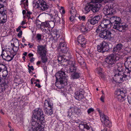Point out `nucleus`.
<instances>
[{"instance_id":"obj_1","label":"nucleus","mask_w":131,"mask_h":131,"mask_svg":"<svg viewBox=\"0 0 131 131\" xmlns=\"http://www.w3.org/2000/svg\"><path fill=\"white\" fill-rule=\"evenodd\" d=\"M107 16L109 18L111 25L113 26V28L120 32L124 31L127 29L128 25L125 24H120L121 22V18L116 16Z\"/></svg>"},{"instance_id":"obj_2","label":"nucleus","mask_w":131,"mask_h":131,"mask_svg":"<svg viewBox=\"0 0 131 131\" xmlns=\"http://www.w3.org/2000/svg\"><path fill=\"white\" fill-rule=\"evenodd\" d=\"M56 80L55 85L59 89L64 88L65 85L67 84V77L66 75L65 72L63 69L56 73L55 75Z\"/></svg>"},{"instance_id":"obj_3","label":"nucleus","mask_w":131,"mask_h":131,"mask_svg":"<svg viewBox=\"0 0 131 131\" xmlns=\"http://www.w3.org/2000/svg\"><path fill=\"white\" fill-rule=\"evenodd\" d=\"M31 124L32 127L34 128L36 131H43L46 125V121L44 119H37L36 121L32 118Z\"/></svg>"},{"instance_id":"obj_4","label":"nucleus","mask_w":131,"mask_h":131,"mask_svg":"<svg viewBox=\"0 0 131 131\" xmlns=\"http://www.w3.org/2000/svg\"><path fill=\"white\" fill-rule=\"evenodd\" d=\"M119 58L112 54L108 56L105 60V62L107 64V67L110 68L113 66L117 60H119Z\"/></svg>"},{"instance_id":"obj_5","label":"nucleus","mask_w":131,"mask_h":131,"mask_svg":"<svg viewBox=\"0 0 131 131\" xmlns=\"http://www.w3.org/2000/svg\"><path fill=\"white\" fill-rule=\"evenodd\" d=\"M109 18L107 16H106V18L103 19L101 24L96 30V32L102 31L111 25Z\"/></svg>"},{"instance_id":"obj_6","label":"nucleus","mask_w":131,"mask_h":131,"mask_svg":"<svg viewBox=\"0 0 131 131\" xmlns=\"http://www.w3.org/2000/svg\"><path fill=\"white\" fill-rule=\"evenodd\" d=\"M126 91L123 88L118 89L115 92V96L117 101L121 102L124 100V98L126 96Z\"/></svg>"},{"instance_id":"obj_7","label":"nucleus","mask_w":131,"mask_h":131,"mask_svg":"<svg viewBox=\"0 0 131 131\" xmlns=\"http://www.w3.org/2000/svg\"><path fill=\"white\" fill-rule=\"evenodd\" d=\"M100 33L99 36L100 37L104 39H108L109 40L113 39L115 35L110 31L108 30L103 31Z\"/></svg>"},{"instance_id":"obj_8","label":"nucleus","mask_w":131,"mask_h":131,"mask_svg":"<svg viewBox=\"0 0 131 131\" xmlns=\"http://www.w3.org/2000/svg\"><path fill=\"white\" fill-rule=\"evenodd\" d=\"M97 50L100 52L104 53L106 51H108L110 48L107 42L103 41L102 43L97 46Z\"/></svg>"},{"instance_id":"obj_9","label":"nucleus","mask_w":131,"mask_h":131,"mask_svg":"<svg viewBox=\"0 0 131 131\" xmlns=\"http://www.w3.org/2000/svg\"><path fill=\"white\" fill-rule=\"evenodd\" d=\"M32 118L37 119L45 120V115L42 109L38 108L34 111Z\"/></svg>"},{"instance_id":"obj_10","label":"nucleus","mask_w":131,"mask_h":131,"mask_svg":"<svg viewBox=\"0 0 131 131\" xmlns=\"http://www.w3.org/2000/svg\"><path fill=\"white\" fill-rule=\"evenodd\" d=\"M101 120L102 122L104 123L105 126L108 127L112 126V123L109 120V118L104 114H100Z\"/></svg>"},{"instance_id":"obj_11","label":"nucleus","mask_w":131,"mask_h":131,"mask_svg":"<svg viewBox=\"0 0 131 131\" xmlns=\"http://www.w3.org/2000/svg\"><path fill=\"white\" fill-rule=\"evenodd\" d=\"M113 79L116 82H118L121 81H126L128 79L124 78L123 75L121 74V72L116 71V73H114V75Z\"/></svg>"},{"instance_id":"obj_12","label":"nucleus","mask_w":131,"mask_h":131,"mask_svg":"<svg viewBox=\"0 0 131 131\" xmlns=\"http://www.w3.org/2000/svg\"><path fill=\"white\" fill-rule=\"evenodd\" d=\"M38 4L39 9L42 11L47 10L49 7V6L44 0H38Z\"/></svg>"},{"instance_id":"obj_13","label":"nucleus","mask_w":131,"mask_h":131,"mask_svg":"<svg viewBox=\"0 0 131 131\" xmlns=\"http://www.w3.org/2000/svg\"><path fill=\"white\" fill-rule=\"evenodd\" d=\"M113 10L110 6L106 5L103 8V12L104 14L108 16L109 15L112 16L113 14Z\"/></svg>"},{"instance_id":"obj_14","label":"nucleus","mask_w":131,"mask_h":131,"mask_svg":"<svg viewBox=\"0 0 131 131\" xmlns=\"http://www.w3.org/2000/svg\"><path fill=\"white\" fill-rule=\"evenodd\" d=\"M78 45L83 47H85V44L86 42L84 37L82 35H80L78 38Z\"/></svg>"},{"instance_id":"obj_15","label":"nucleus","mask_w":131,"mask_h":131,"mask_svg":"<svg viewBox=\"0 0 131 131\" xmlns=\"http://www.w3.org/2000/svg\"><path fill=\"white\" fill-rule=\"evenodd\" d=\"M91 27L90 24H89V22H87L85 26H84L82 24L81 25L80 30L81 32L85 34L90 30Z\"/></svg>"},{"instance_id":"obj_16","label":"nucleus","mask_w":131,"mask_h":131,"mask_svg":"<svg viewBox=\"0 0 131 131\" xmlns=\"http://www.w3.org/2000/svg\"><path fill=\"white\" fill-rule=\"evenodd\" d=\"M83 93L82 90L77 91L75 93V98L79 101L81 100L84 97Z\"/></svg>"},{"instance_id":"obj_17","label":"nucleus","mask_w":131,"mask_h":131,"mask_svg":"<svg viewBox=\"0 0 131 131\" xmlns=\"http://www.w3.org/2000/svg\"><path fill=\"white\" fill-rule=\"evenodd\" d=\"M100 19V16L99 15L95 16L92 18H91L88 20L87 22H89V24L90 23L92 25H94L97 23L98 21Z\"/></svg>"},{"instance_id":"obj_18","label":"nucleus","mask_w":131,"mask_h":131,"mask_svg":"<svg viewBox=\"0 0 131 131\" xmlns=\"http://www.w3.org/2000/svg\"><path fill=\"white\" fill-rule=\"evenodd\" d=\"M37 52L38 54L40 55L46 53V51L45 46L42 45L38 46H37Z\"/></svg>"},{"instance_id":"obj_19","label":"nucleus","mask_w":131,"mask_h":131,"mask_svg":"<svg viewBox=\"0 0 131 131\" xmlns=\"http://www.w3.org/2000/svg\"><path fill=\"white\" fill-rule=\"evenodd\" d=\"M71 109L73 110L75 117H79L82 113L80 109L77 107H71Z\"/></svg>"},{"instance_id":"obj_20","label":"nucleus","mask_w":131,"mask_h":131,"mask_svg":"<svg viewBox=\"0 0 131 131\" xmlns=\"http://www.w3.org/2000/svg\"><path fill=\"white\" fill-rule=\"evenodd\" d=\"M76 54L77 59L78 63L80 65H83V66H85V63L83 58L78 53H77Z\"/></svg>"},{"instance_id":"obj_21","label":"nucleus","mask_w":131,"mask_h":131,"mask_svg":"<svg viewBox=\"0 0 131 131\" xmlns=\"http://www.w3.org/2000/svg\"><path fill=\"white\" fill-rule=\"evenodd\" d=\"M70 12L71 16L70 17V20L71 21H73L74 18L75 17L77 14L76 11L74 7H72L70 9Z\"/></svg>"},{"instance_id":"obj_22","label":"nucleus","mask_w":131,"mask_h":131,"mask_svg":"<svg viewBox=\"0 0 131 131\" xmlns=\"http://www.w3.org/2000/svg\"><path fill=\"white\" fill-rule=\"evenodd\" d=\"M68 62V63L70 65L69 71L71 72H75L76 70V68L74 65L75 63L74 61H69Z\"/></svg>"},{"instance_id":"obj_23","label":"nucleus","mask_w":131,"mask_h":131,"mask_svg":"<svg viewBox=\"0 0 131 131\" xmlns=\"http://www.w3.org/2000/svg\"><path fill=\"white\" fill-rule=\"evenodd\" d=\"M92 3L90 2L86 4L83 11L85 13H87L91 10H92V6H93Z\"/></svg>"},{"instance_id":"obj_24","label":"nucleus","mask_w":131,"mask_h":131,"mask_svg":"<svg viewBox=\"0 0 131 131\" xmlns=\"http://www.w3.org/2000/svg\"><path fill=\"white\" fill-rule=\"evenodd\" d=\"M92 4L93 6H92V11L94 13L98 12L102 5L101 4H97L94 5L92 3Z\"/></svg>"},{"instance_id":"obj_25","label":"nucleus","mask_w":131,"mask_h":131,"mask_svg":"<svg viewBox=\"0 0 131 131\" xmlns=\"http://www.w3.org/2000/svg\"><path fill=\"white\" fill-rule=\"evenodd\" d=\"M53 104L51 101L45 100L44 103V108H53Z\"/></svg>"},{"instance_id":"obj_26","label":"nucleus","mask_w":131,"mask_h":131,"mask_svg":"<svg viewBox=\"0 0 131 131\" xmlns=\"http://www.w3.org/2000/svg\"><path fill=\"white\" fill-rule=\"evenodd\" d=\"M125 68L126 69L125 72L123 73H122V74L123 75L124 78L127 79V77L131 76V70L129 69L130 68L129 67L128 68L125 67Z\"/></svg>"},{"instance_id":"obj_27","label":"nucleus","mask_w":131,"mask_h":131,"mask_svg":"<svg viewBox=\"0 0 131 131\" xmlns=\"http://www.w3.org/2000/svg\"><path fill=\"white\" fill-rule=\"evenodd\" d=\"M123 45L121 43H119L117 44L113 48V52L116 53L118 52L121 50L123 47Z\"/></svg>"},{"instance_id":"obj_28","label":"nucleus","mask_w":131,"mask_h":131,"mask_svg":"<svg viewBox=\"0 0 131 131\" xmlns=\"http://www.w3.org/2000/svg\"><path fill=\"white\" fill-rule=\"evenodd\" d=\"M117 68L118 72H121L123 71L124 66V65L121 62H118L116 64L115 66Z\"/></svg>"},{"instance_id":"obj_29","label":"nucleus","mask_w":131,"mask_h":131,"mask_svg":"<svg viewBox=\"0 0 131 131\" xmlns=\"http://www.w3.org/2000/svg\"><path fill=\"white\" fill-rule=\"evenodd\" d=\"M64 37H62L60 40V43L58 48L60 49L64 47H66L67 44L65 42L64 40Z\"/></svg>"},{"instance_id":"obj_30","label":"nucleus","mask_w":131,"mask_h":131,"mask_svg":"<svg viewBox=\"0 0 131 131\" xmlns=\"http://www.w3.org/2000/svg\"><path fill=\"white\" fill-rule=\"evenodd\" d=\"M50 35L53 38V39L55 40H57L60 37V35L56 31H51Z\"/></svg>"},{"instance_id":"obj_31","label":"nucleus","mask_w":131,"mask_h":131,"mask_svg":"<svg viewBox=\"0 0 131 131\" xmlns=\"http://www.w3.org/2000/svg\"><path fill=\"white\" fill-rule=\"evenodd\" d=\"M7 16L6 15H0V24H4L6 22Z\"/></svg>"},{"instance_id":"obj_32","label":"nucleus","mask_w":131,"mask_h":131,"mask_svg":"<svg viewBox=\"0 0 131 131\" xmlns=\"http://www.w3.org/2000/svg\"><path fill=\"white\" fill-rule=\"evenodd\" d=\"M73 110L71 109L70 107L68 112V116L70 119L73 120L74 119H75V117L74 114L73 113Z\"/></svg>"},{"instance_id":"obj_33","label":"nucleus","mask_w":131,"mask_h":131,"mask_svg":"<svg viewBox=\"0 0 131 131\" xmlns=\"http://www.w3.org/2000/svg\"><path fill=\"white\" fill-rule=\"evenodd\" d=\"M4 5L0 4V13L1 15H6V8H4Z\"/></svg>"},{"instance_id":"obj_34","label":"nucleus","mask_w":131,"mask_h":131,"mask_svg":"<svg viewBox=\"0 0 131 131\" xmlns=\"http://www.w3.org/2000/svg\"><path fill=\"white\" fill-rule=\"evenodd\" d=\"M80 76V74L77 72H74L71 75V79H72L79 78Z\"/></svg>"},{"instance_id":"obj_35","label":"nucleus","mask_w":131,"mask_h":131,"mask_svg":"<svg viewBox=\"0 0 131 131\" xmlns=\"http://www.w3.org/2000/svg\"><path fill=\"white\" fill-rule=\"evenodd\" d=\"M52 108H44L45 113L48 115H51L53 113Z\"/></svg>"},{"instance_id":"obj_36","label":"nucleus","mask_w":131,"mask_h":131,"mask_svg":"<svg viewBox=\"0 0 131 131\" xmlns=\"http://www.w3.org/2000/svg\"><path fill=\"white\" fill-rule=\"evenodd\" d=\"M46 53L43 54L42 55H40L41 57V59L42 62L43 63H46L48 59L46 56Z\"/></svg>"},{"instance_id":"obj_37","label":"nucleus","mask_w":131,"mask_h":131,"mask_svg":"<svg viewBox=\"0 0 131 131\" xmlns=\"http://www.w3.org/2000/svg\"><path fill=\"white\" fill-rule=\"evenodd\" d=\"M14 56L15 55L12 54H10V55L8 54L7 57L5 58L4 60L7 61H10L12 60Z\"/></svg>"},{"instance_id":"obj_38","label":"nucleus","mask_w":131,"mask_h":131,"mask_svg":"<svg viewBox=\"0 0 131 131\" xmlns=\"http://www.w3.org/2000/svg\"><path fill=\"white\" fill-rule=\"evenodd\" d=\"M5 67L4 69L2 70V71H3L2 77L5 80L6 77H7L8 74V72L7 71V68L6 66H5Z\"/></svg>"},{"instance_id":"obj_39","label":"nucleus","mask_w":131,"mask_h":131,"mask_svg":"<svg viewBox=\"0 0 131 131\" xmlns=\"http://www.w3.org/2000/svg\"><path fill=\"white\" fill-rule=\"evenodd\" d=\"M8 55V54L7 53L6 51H5L4 50V49H3V48H2V53L1 55V56L2 57L3 59L4 60L5 58H6Z\"/></svg>"},{"instance_id":"obj_40","label":"nucleus","mask_w":131,"mask_h":131,"mask_svg":"<svg viewBox=\"0 0 131 131\" xmlns=\"http://www.w3.org/2000/svg\"><path fill=\"white\" fill-rule=\"evenodd\" d=\"M79 127L80 129H83V128H85L90 130V127L89 126L86 124H81L79 125Z\"/></svg>"},{"instance_id":"obj_41","label":"nucleus","mask_w":131,"mask_h":131,"mask_svg":"<svg viewBox=\"0 0 131 131\" xmlns=\"http://www.w3.org/2000/svg\"><path fill=\"white\" fill-rule=\"evenodd\" d=\"M126 61L125 63V64L126 65H128V67L131 64V56L128 57L126 58Z\"/></svg>"},{"instance_id":"obj_42","label":"nucleus","mask_w":131,"mask_h":131,"mask_svg":"<svg viewBox=\"0 0 131 131\" xmlns=\"http://www.w3.org/2000/svg\"><path fill=\"white\" fill-rule=\"evenodd\" d=\"M1 86L4 87V89L7 88L8 86V83L7 80H5L4 82H3L1 84Z\"/></svg>"},{"instance_id":"obj_43","label":"nucleus","mask_w":131,"mask_h":131,"mask_svg":"<svg viewBox=\"0 0 131 131\" xmlns=\"http://www.w3.org/2000/svg\"><path fill=\"white\" fill-rule=\"evenodd\" d=\"M60 52L61 53H67L69 49L67 47H64L63 48L60 49Z\"/></svg>"},{"instance_id":"obj_44","label":"nucleus","mask_w":131,"mask_h":131,"mask_svg":"<svg viewBox=\"0 0 131 131\" xmlns=\"http://www.w3.org/2000/svg\"><path fill=\"white\" fill-rule=\"evenodd\" d=\"M40 26H43L44 27H48L49 28V21H46L44 22H43L41 23Z\"/></svg>"},{"instance_id":"obj_45","label":"nucleus","mask_w":131,"mask_h":131,"mask_svg":"<svg viewBox=\"0 0 131 131\" xmlns=\"http://www.w3.org/2000/svg\"><path fill=\"white\" fill-rule=\"evenodd\" d=\"M102 69L100 68H98L97 69V73L101 75L102 78H104V76L101 73Z\"/></svg>"},{"instance_id":"obj_46","label":"nucleus","mask_w":131,"mask_h":131,"mask_svg":"<svg viewBox=\"0 0 131 131\" xmlns=\"http://www.w3.org/2000/svg\"><path fill=\"white\" fill-rule=\"evenodd\" d=\"M104 1V0H91V2L93 4V3H98V4H101L102 1Z\"/></svg>"},{"instance_id":"obj_47","label":"nucleus","mask_w":131,"mask_h":131,"mask_svg":"<svg viewBox=\"0 0 131 131\" xmlns=\"http://www.w3.org/2000/svg\"><path fill=\"white\" fill-rule=\"evenodd\" d=\"M5 67V65L3 64H0V72ZM1 81V79L0 77V82Z\"/></svg>"},{"instance_id":"obj_48","label":"nucleus","mask_w":131,"mask_h":131,"mask_svg":"<svg viewBox=\"0 0 131 131\" xmlns=\"http://www.w3.org/2000/svg\"><path fill=\"white\" fill-rule=\"evenodd\" d=\"M49 28H52L54 26V22L53 21H49Z\"/></svg>"},{"instance_id":"obj_49","label":"nucleus","mask_w":131,"mask_h":131,"mask_svg":"<svg viewBox=\"0 0 131 131\" xmlns=\"http://www.w3.org/2000/svg\"><path fill=\"white\" fill-rule=\"evenodd\" d=\"M56 17H54V20L57 23H59L60 20V18L56 15Z\"/></svg>"},{"instance_id":"obj_50","label":"nucleus","mask_w":131,"mask_h":131,"mask_svg":"<svg viewBox=\"0 0 131 131\" xmlns=\"http://www.w3.org/2000/svg\"><path fill=\"white\" fill-rule=\"evenodd\" d=\"M41 34H38L37 35L36 38L39 41H41Z\"/></svg>"},{"instance_id":"obj_51","label":"nucleus","mask_w":131,"mask_h":131,"mask_svg":"<svg viewBox=\"0 0 131 131\" xmlns=\"http://www.w3.org/2000/svg\"><path fill=\"white\" fill-rule=\"evenodd\" d=\"M13 45L14 47L12 48V50H13L15 53H16L18 50V48L17 47L15 46L14 43H13Z\"/></svg>"},{"instance_id":"obj_52","label":"nucleus","mask_w":131,"mask_h":131,"mask_svg":"<svg viewBox=\"0 0 131 131\" xmlns=\"http://www.w3.org/2000/svg\"><path fill=\"white\" fill-rule=\"evenodd\" d=\"M78 18L80 20L85 21V20L86 17L85 16H80Z\"/></svg>"},{"instance_id":"obj_53","label":"nucleus","mask_w":131,"mask_h":131,"mask_svg":"<svg viewBox=\"0 0 131 131\" xmlns=\"http://www.w3.org/2000/svg\"><path fill=\"white\" fill-rule=\"evenodd\" d=\"M68 59H66L63 57L61 62V63L63 64V65H65V63L67 61L68 62ZM68 63V62H67V63Z\"/></svg>"},{"instance_id":"obj_54","label":"nucleus","mask_w":131,"mask_h":131,"mask_svg":"<svg viewBox=\"0 0 131 131\" xmlns=\"http://www.w3.org/2000/svg\"><path fill=\"white\" fill-rule=\"evenodd\" d=\"M45 32L46 34L49 35H50L51 31H50V29H49L48 28L45 29Z\"/></svg>"},{"instance_id":"obj_55","label":"nucleus","mask_w":131,"mask_h":131,"mask_svg":"<svg viewBox=\"0 0 131 131\" xmlns=\"http://www.w3.org/2000/svg\"><path fill=\"white\" fill-rule=\"evenodd\" d=\"M28 70H29V72L30 73L31 71V70H34V68L33 67V66H29V65H28Z\"/></svg>"},{"instance_id":"obj_56","label":"nucleus","mask_w":131,"mask_h":131,"mask_svg":"<svg viewBox=\"0 0 131 131\" xmlns=\"http://www.w3.org/2000/svg\"><path fill=\"white\" fill-rule=\"evenodd\" d=\"M127 99L128 103L131 104V94L128 96Z\"/></svg>"},{"instance_id":"obj_57","label":"nucleus","mask_w":131,"mask_h":131,"mask_svg":"<svg viewBox=\"0 0 131 131\" xmlns=\"http://www.w3.org/2000/svg\"><path fill=\"white\" fill-rule=\"evenodd\" d=\"M94 111V110L92 108H90L88 110V114H89L91 112Z\"/></svg>"},{"instance_id":"obj_58","label":"nucleus","mask_w":131,"mask_h":131,"mask_svg":"<svg viewBox=\"0 0 131 131\" xmlns=\"http://www.w3.org/2000/svg\"><path fill=\"white\" fill-rule=\"evenodd\" d=\"M63 57L62 56H58V60L59 61H60L61 62Z\"/></svg>"},{"instance_id":"obj_59","label":"nucleus","mask_w":131,"mask_h":131,"mask_svg":"<svg viewBox=\"0 0 131 131\" xmlns=\"http://www.w3.org/2000/svg\"><path fill=\"white\" fill-rule=\"evenodd\" d=\"M22 34V31L20 30L19 33L18 34L17 36L18 37L20 38L21 37V35Z\"/></svg>"},{"instance_id":"obj_60","label":"nucleus","mask_w":131,"mask_h":131,"mask_svg":"<svg viewBox=\"0 0 131 131\" xmlns=\"http://www.w3.org/2000/svg\"><path fill=\"white\" fill-rule=\"evenodd\" d=\"M18 81L16 82V83L18 85L21 84V83L22 82L21 81H23V80H21L20 79H18Z\"/></svg>"},{"instance_id":"obj_61","label":"nucleus","mask_w":131,"mask_h":131,"mask_svg":"<svg viewBox=\"0 0 131 131\" xmlns=\"http://www.w3.org/2000/svg\"><path fill=\"white\" fill-rule=\"evenodd\" d=\"M66 57L68 58L67 59H68V61H70V60H69L71 58V55L69 54L68 56L67 55Z\"/></svg>"},{"instance_id":"obj_62","label":"nucleus","mask_w":131,"mask_h":131,"mask_svg":"<svg viewBox=\"0 0 131 131\" xmlns=\"http://www.w3.org/2000/svg\"><path fill=\"white\" fill-rule=\"evenodd\" d=\"M113 0H104V2L105 3H106L109 2H112L113 1Z\"/></svg>"},{"instance_id":"obj_63","label":"nucleus","mask_w":131,"mask_h":131,"mask_svg":"<svg viewBox=\"0 0 131 131\" xmlns=\"http://www.w3.org/2000/svg\"><path fill=\"white\" fill-rule=\"evenodd\" d=\"M21 26H19L18 28H17L16 29V31L17 32H18L19 31V30H21Z\"/></svg>"},{"instance_id":"obj_64","label":"nucleus","mask_w":131,"mask_h":131,"mask_svg":"<svg viewBox=\"0 0 131 131\" xmlns=\"http://www.w3.org/2000/svg\"><path fill=\"white\" fill-rule=\"evenodd\" d=\"M82 131H90V129H87L85 128H83V129H81Z\"/></svg>"}]
</instances>
